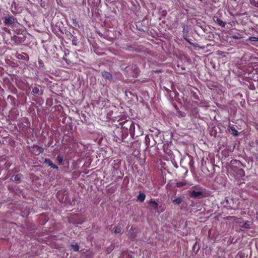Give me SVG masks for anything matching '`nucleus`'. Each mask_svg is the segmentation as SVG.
I'll return each instance as SVG.
<instances>
[{"label":"nucleus","mask_w":258,"mask_h":258,"mask_svg":"<svg viewBox=\"0 0 258 258\" xmlns=\"http://www.w3.org/2000/svg\"><path fill=\"white\" fill-rule=\"evenodd\" d=\"M239 227H235V231L238 233V238L240 237L245 236L244 234H246L250 236H255L256 234V232L253 227H241L242 229H239Z\"/></svg>","instance_id":"f257e3e1"},{"label":"nucleus","mask_w":258,"mask_h":258,"mask_svg":"<svg viewBox=\"0 0 258 258\" xmlns=\"http://www.w3.org/2000/svg\"><path fill=\"white\" fill-rule=\"evenodd\" d=\"M227 219L229 221V223H227V224L236 225L237 224H242V226H249V224H247V222H244L241 219H237L234 217H227Z\"/></svg>","instance_id":"f03ea898"},{"label":"nucleus","mask_w":258,"mask_h":258,"mask_svg":"<svg viewBox=\"0 0 258 258\" xmlns=\"http://www.w3.org/2000/svg\"><path fill=\"white\" fill-rule=\"evenodd\" d=\"M136 231L137 230L135 227H131V228L130 229L127 233V236L130 239L132 240H134L135 239L136 237Z\"/></svg>","instance_id":"7ed1b4c3"},{"label":"nucleus","mask_w":258,"mask_h":258,"mask_svg":"<svg viewBox=\"0 0 258 258\" xmlns=\"http://www.w3.org/2000/svg\"><path fill=\"white\" fill-rule=\"evenodd\" d=\"M102 77L109 81H111L112 79V76L110 73L109 72L104 71L102 72Z\"/></svg>","instance_id":"20e7f679"},{"label":"nucleus","mask_w":258,"mask_h":258,"mask_svg":"<svg viewBox=\"0 0 258 258\" xmlns=\"http://www.w3.org/2000/svg\"><path fill=\"white\" fill-rule=\"evenodd\" d=\"M5 22L7 24H14L15 23V19L13 17H6Z\"/></svg>","instance_id":"39448f33"},{"label":"nucleus","mask_w":258,"mask_h":258,"mask_svg":"<svg viewBox=\"0 0 258 258\" xmlns=\"http://www.w3.org/2000/svg\"><path fill=\"white\" fill-rule=\"evenodd\" d=\"M73 224H82V221L79 220L77 216L72 217L70 220Z\"/></svg>","instance_id":"423d86ee"},{"label":"nucleus","mask_w":258,"mask_h":258,"mask_svg":"<svg viewBox=\"0 0 258 258\" xmlns=\"http://www.w3.org/2000/svg\"><path fill=\"white\" fill-rule=\"evenodd\" d=\"M16 56L18 59H27V55L25 53H17Z\"/></svg>","instance_id":"0eeeda50"},{"label":"nucleus","mask_w":258,"mask_h":258,"mask_svg":"<svg viewBox=\"0 0 258 258\" xmlns=\"http://www.w3.org/2000/svg\"><path fill=\"white\" fill-rule=\"evenodd\" d=\"M45 163L48 164L50 166L54 169H57L58 167L55 165L53 164L49 159H45Z\"/></svg>","instance_id":"6e6552de"},{"label":"nucleus","mask_w":258,"mask_h":258,"mask_svg":"<svg viewBox=\"0 0 258 258\" xmlns=\"http://www.w3.org/2000/svg\"><path fill=\"white\" fill-rule=\"evenodd\" d=\"M202 195V192L200 191H196L195 190H192L190 192V196L194 198H197Z\"/></svg>","instance_id":"1a4fd4ad"},{"label":"nucleus","mask_w":258,"mask_h":258,"mask_svg":"<svg viewBox=\"0 0 258 258\" xmlns=\"http://www.w3.org/2000/svg\"><path fill=\"white\" fill-rule=\"evenodd\" d=\"M229 132L235 136L238 135V132L234 126L230 127Z\"/></svg>","instance_id":"9d476101"},{"label":"nucleus","mask_w":258,"mask_h":258,"mask_svg":"<svg viewBox=\"0 0 258 258\" xmlns=\"http://www.w3.org/2000/svg\"><path fill=\"white\" fill-rule=\"evenodd\" d=\"M145 195L143 193L140 192V194L138 197V201L142 202L145 200Z\"/></svg>","instance_id":"9b49d317"},{"label":"nucleus","mask_w":258,"mask_h":258,"mask_svg":"<svg viewBox=\"0 0 258 258\" xmlns=\"http://www.w3.org/2000/svg\"><path fill=\"white\" fill-rule=\"evenodd\" d=\"M150 205L153 209H156L158 208V204L155 201H150Z\"/></svg>","instance_id":"f8f14e48"},{"label":"nucleus","mask_w":258,"mask_h":258,"mask_svg":"<svg viewBox=\"0 0 258 258\" xmlns=\"http://www.w3.org/2000/svg\"><path fill=\"white\" fill-rule=\"evenodd\" d=\"M112 231L116 234L119 233L121 231V227H114Z\"/></svg>","instance_id":"ddd939ff"},{"label":"nucleus","mask_w":258,"mask_h":258,"mask_svg":"<svg viewBox=\"0 0 258 258\" xmlns=\"http://www.w3.org/2000/svg\"><path fill=\"white\" fill-rule=\"evenodd\" d=\"M234 239V236H231L227 241V244L230 245L232 243L236 242L237 239H236L235 241H233Z\"/></svg>","instance_id":"4468645a"},{"label":"nucleus","mask_w":258,"mask_h":258,"mask_svg":"<svg viewBox=\"0 0 258 258\" xmlns=\"http://www.w3.org/2000/svg\"><path fill=\"white\" fill-rule=\"evenodd\" d=\"M71 247L74 251H78L79 250V246L77 244H72L71 245Z\"/></svg>","instance_id":"2eb2a0df"},{"label":"nucleus","mask_w":258,"mask_h":258,"mask_svg":"<svg viewBox=\"0 0 258 258\" xmlns=\"http://www.w3.org/2000/svg\"><path fill=\"white\" fill-rule=\"evenodd\" d=\"M182 202V200L180 198H177L173 201V202L176 205H179Z\"/></svg>","instance_id":"dca6fc26"},{"label":"nucleus","mask_w":258,"mask_h":258,"mask_svg":"<svg viewBox=\"0 0 258 258\" xmlns=\"http://www.w3.org/2000/svg\"><path fill=\"white\" fill-rule=\"evenodd\" d=\"M58 163L59 165L62 163L63 157L61 156H58L56 158Z\"/></svg>","instance_id":"f3484780"},{"label":"nucleus","mask_w":258,"mask_h":258,"mask_svg":"<svg viewBox=\"0 0 258 258\" xmlns=\"http://www.w3.org/2000/svg\"><path fill=\"white\" fill-rule=\"evenodd\" d=\"M217 22L218 24L220 26L224 27L225 25V23L219 18L217 19Z\"/></svg>","instance_id":"a211bd4d"},{"label":"nucleus","mask_w":258,"mask_h":258,"mask_svg":"<svg viewBox=\"0 0 258 258\" xmlns=\"http://www.w3.org/2000/svg\"><path fill=\"white\" fill-rule=\"evenodd\" d=\"M35 148H36L37 149V151L38 152V154L41 153H42L43 151V149L40 147H39V146H36V147H35Z\"/></svg>","instance_id":"6ab92c4d"},{"label":"nucleus","mask_w":258,"mask_h":258,"mask_svg":"<svg viewBox=\"0 0 258 258\" xmlns=\"http://www.w3.org/2000/svg\"><path fill=\"white\" fill-rule=\"evenodd\" d=\"M186 184V183L185 182L182 181V182H179L176 183L177 187H181Z\"/></svg>","instance_id":"aec40b11"},{"label":"nucleus","mask_w":258,"mask_h":258,"mask_svg":"<svg viewBox=\"0 0 258 258\" xmlns=\"http://www.w3.org/2000/svg\"><path fill=\"white\" fill-rule=\"evenodd\" d=\"M32 92L34 93V94H38L39 92V88H38L37 87H34L33 89V91Z\"/></svg>","instance_id":"412c9836"},{"label":"nucleus","mask_w":258,"mask_h":258,"mask_svg":"<svg viewBox=\"0 0 258 258\" xmlns=\"http://www.w3.org/2000/svg\"><path fill=\"white\" fill-rule=\"evenodd\" d=\"M249 40L252 41H258V38L255 37H251L249 38Z\"/></svg>","instance_id":"4be33fe9"},{"label":"nucleus","mask_w":258,"mask_h":258,"mask_svg":"<svg viewBox=\"0 0 258 258\" xmlns=\"http://www.w3.org/2000/svg\"><path fill=\"white\" fill-rule=\"evenodd\" d=\"M135 127V125L134 124H132L131 125V127H130V130L133 131L134 132V134H135V131H134Z\"/></svg>","instance_id":"5701e85b"},{"label":"nucleus","mask_w":258,"mask_h":258,"mask_svg":"<svg viewBox=\"0 0 258 258\" xmlns=\"http://www.w3.org/2000/svg\"><path fill=\"white\" fill-rule=\"evenodd\" d=\"M20 179V177L19 176V175H16L15 177V180H19Z\"/></svg>","instance_id":"b1692460"},{"label":"nucleus","mask_w":258,"mask_h":258,"mask_svg":"<svg viewBox=\"0 0 258 258\" xmlns=\"http://www.w3.org/2000/svg\"><path fill=\"white\" fill-rule=\"evenodd\" d=\"M232 38H234V39H238V37L235 36V35H233L232 36Z\"/></svg>","instance_id":"393cba45"},{"label":"nucleus","mask_w":258,"mask_h":258,"mask_svg":"<svg viewBox=\"0 0 258 258\" xmlns=\"http://www.w3.org/2000/svg\"><path fill=\"white\" fill-rule=\"evenodd\" d=\"M196 244H197V242H196V243H195V244L194 245V246H193V248H195V246H196Z\"/></svg>","instance_id":"a878e982"},{"label":"nucleus","mask_w":258,"mask_h":258,"mask_svg":"<svg viewBox=\"0 0 258 258\" xmlns=\"http://www.w3.org/2000/svg\"><path fill=\"white\" fill-rule=\"evenodd\" d=\"M234 227H232L231 231L234 230Z\"/></svg>","instance_id":"bb28decb"}]
</instances>
